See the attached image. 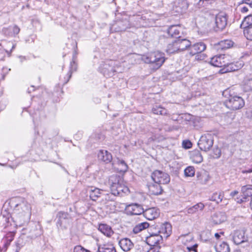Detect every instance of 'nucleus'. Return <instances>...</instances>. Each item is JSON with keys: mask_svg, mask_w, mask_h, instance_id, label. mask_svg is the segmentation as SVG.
<instances>
[{"mask_svg": "<svg viewBox=\"0 0 252 252\" xmlns=\"http://www.w3.org/2000/svg\"><path fill=\"white\" fill-rule=\"evenodd\" d=\"M13 208L12 218L17 225H22L29 220L31 216V206L23 198L15 197L10 201Z\"/></svg>", "mask_w": 252, "mask_h": 252, "instance_id": "1", "label": "nucleus"}, {"mask_svg": "<svg viewBox=\"0 0 252 252\" xmlns=\"http://www.w3.org/2000/svg\"><path fill=\"white\" fill-rule=\"evenodd\" d=\"M109 182L110 184L111 193L113 195L123 196L129 193V190L128 187L119 176H111L109 180Z\"/></svg>", "mask_w": 252, "mask_h": 252, "instance_id": "2", "label": "nucleus"}, {"mask_svg": "<svg viewBox=\"0 0 252 252\" xmlns=\"http://www.w3.org/2000/svg\"><path fill=\"white\" fill-rule=\"evenodd\" d=\"M226 57L225 55L216 56L211 59L210 63L211 65L219 67H223L220 71L222 73L232 72L237 70L236 66L233 63H229L226 62Z\"/></svg>", "mask_w": 252, "mask_h": 252, "instance_id": "3", "label": "nucleus"}, {"mask_svg": "<svg viewBox=\"0 0 252 252\" xmlns=\"http://www.w3.org/2000/svg\"><path fill=\"white\" fill-rule=\"evenodd\" d=\"M142 60L151 64L153 69L157 70L162 65L165 59L163 53L157 51L143 56Z\"/></svg>", "mask_w": 252, "mask_h": 252, "instance_id": "4", "label": "nucleus"}, {"mask_svg": "<svg viewBox=\"0 0 252 252\" xmlns=\"http://www.w3.org/2000/svg\"><path fill=\"white\" fill-rule=\"evenodd\" d=\"M225 104L228 108L232 110H236L243 107L245 102L240 96L230 95L228 99L225 100Z\"/></svg>", "mask_w": 252, "mask_h": 252, "instance_id": "5", "label": "nucleus"}, {"mask_svg": "<svg viewBox=\"0 0 252 252\" xmlns=\"http://www.w3.org/2000/svg\"><path fill=\"white\" fill-rule=\"evenodd\" d=\"M118 68L117 61L108 60L101 64L99 70L104 75L110 76L114 72H117Z\"/></svg>", "mask_w": 252, "mask_h": 252, "instance_id": "6", "label": "nucleus"}, {"mask_svg": "<svg viewBox=\"0 0 252 252\" xmlns=\"http://www.w3.org/2000/svg\"><path fill=\"white\" fill-rule=\"evenodd\" d=\"M213 139L211 134H205L201 136L198 145L200 149L202 151L207 152L209 151L213 146Z\"/></svg>", "mask_w": 252, "mask_h": 252, "instance_id": "7", "label": "nucleus"}, {"mask_svg": "<svg viewBox=\"0 0 252 252\" xmlns=\"http://www.w3.org/2000/svg\"><path fill=\"white\" fill-rule=\"evenodd\" d=\"M151 177L156 183L159 184H167L169 183L170 178L169 175L160 170H156L152 174Z\"/></svg>", "mask_w": 252, "mask_h": 252, "instance_id": "8", "label": "nucleus"}, {"mask_svg": "<svg viewBox=\"0 0 252 252\" xmlns=\"http://www.w3.org/2000/svg\"><path fill=\"white\" fill-rule=\"evenodd\" d=\"M158 234L162 235V237L167 238L172 232V226L169 222L158 223L155 226Z\"/></svg>", "mask_w": 252, "mask_h": 252, "instance_id": "9", "label": "nucleus"}, {"mask_svg": "<svg viewBox=\"0 0 252 252\" xmlns=\"http://www.w3.org/2000/svg\"><path fill=\"white\" fill-rule=\"evenodd\" d=\"M227 18L225 13L220 12L216 16L215 24L216 31L223 30L227 25Z\"/></svg>", "mask_w": 252, "mask_h": 252, "instance_id": "10", "label": "nucleus"}, {"mask_svg": "<svg viewBox=\"0 0 252 252\" xmlns=\"http://www.w3.org/2000/svg\"><path fill=\"white\" fill-rule=\"evenodd\" d=\"M230 237L233 243L236 245H239L247 242L248 240L247 237L245 236V232L243 230H235L231 233Z\"/></svg>", "mask_w": 252, "mask_h": 252, "instance_id": "11", "label": "nucleus"}, {"mask_svg": "<svg viewBox=\"0 0 252 252\" xmlns=\"http://www.w3.org/2000/svg\"><path fill=\"white\" fill-rule=\"evenodd\" d=\"M125 210L127 214L130 215H139L142 214H143L144 210L142 205L137 203H133L126 205Z\"/></svg>", "mask_w": 252, "mask_h": 252, "instance_id": "12", "label": "nucleus"}, {"mask_svg": "<svg viewBox=\"0 0 252 252\" xmlns=\"http://www.w3.org/2000/svg\"><path fill=\"white\" fill-rule=\"evenodd\" d=\"M162 240V235L158 234L157 232L151 234L147 237L146 243L150 247H158V245Z\"/></svg>", "mask_w": 252, "mask_h": 252, "instance_id": "13", "label": "nucleus"}, {"mask_svg": "<svg viewBox=\"0 0 252 252\" xmlns=\"http://www.w3.org/2000/svg\"><path fill=\"white\" fill-rule=\"evenodd\" d=\"M143 215L147 220H153L159 216V211L155 207L148 208L144 210Z\"/></svg>", "mask_w": 252, "mask_h": 252, "instance_id": "14", "label": "nucleus"}, {"mask_svg": "<svg viewBox=\"0 0 252 252\" xmlns=\"http://www.w3.org/2000/svg\"><path fill=\"white\" fill-rule=\"evenodd\" d=\"M190 54L194 55L203 52L206 48V45L203 42H198L194 44L189 47Z\"/></svg>", "mask_w": 252, "mask_h": 252, "instance_id": "15", "label": "nucleus"}, {"mask_svg": "<svg viewBox=\"0 0 252 252\" xmlns=\"http://www.w3.org/2000/svg\"><path fill=\"white\" fill-rule=\"evenodd\" d=\"M226 216L225 213L219 212L215 213L212 217V222L215 224H219L226 220Z\"/></svg>", "mask_w": 252, "mask_h": 252, "instance_id": "16", "label": "nucleus"}, {"mask_svg": "<svg viewBox=\"0 0 252 252\" xmlns=\"http://www.w3.org/2000/svg\"><path fill=\"white\" fill-rule=\"evenodd\" d=\"M98 229L107 237H111L114 233L111 227L105 223H100L98 225Z\"/></svg>", "mask_w": 252, "mask_h": 252, "instance_id": "17", "label": "nucleus"}, {"mask_svg": "<svg viewBox=\"0 0 252 252\" xmlns=\"http://www.w3.org/2000/svg\"><path fill=\"white\" fill-rule=\"evenodd\" d=\"M119 246L124 252H128L133 247V244L128 238H123L119 242Z\"/></svg>", "mask_w": 252, "mask_h": 252, "instance_id": "18", "label": "nucleus"}, {"mask_svg": "<svg viewBox=\"0 0 252 252\" xmlns=\"http://www.w3.org/2000/svg\"><path fill=\"white\" fill-rule=\"evenodd\" d=\"M98 158L99 160L105 162L109 163L112 160V156L110 153L106 150H101L98 153Z\"/></svg>", "mask_w": 252, "mask_h": 252, "instance_id": "19", "label": "nucleus"}, {"mask_svg": "<svg viewBox=\"0 0 252 252\" xmlns=\"http://www.w3.org/2000/svg\"><path fill=\"white\" fill-rule=\"evenodd\" d=\"M149 193L152 195H158L162 192V189L160 184L158 183L150 184L148 185Z\"/></svg>", "mask_w": 252, "mask_h": 252, "instance_id": "20", "label": "nucleus"}, {"mask_svg": "<svg viewBox=\"0 0 252 252\" xmlns=\"http://www.w3.org/2000/svg\"><path fill=\"white\" fill-rule=\"evenodd\" d=\"M176 41L178 44V47L180 52L186 50L190 46V41L187 39L178 38L176 39Z\"/></svg>", "mask_w": 252, "mask_h": 252, "instance_id": "21", "label": "nucleus"}, {"mask_svg": "<svg viewBox=\"0 0 252 252\" xmlns=\"http://www.w3.org/2000/svg\"><path fill=\"white\" fill-rule=\"evenodd\" d=\"M97 252H117V251L113 245L105 244L98 247Z\"/></svg>", "mask_w": 252, "mask_h": 252, "instance_id": "22", "label": "nucleus"}, {"mask_svg": "<svg viewBox=\"0 0 252 252\" xmlns=\"http://www.w3.org/2000/svg\"><path fill=\"white\" fill-rule=\"evenodd\" d=\"M115 168L119 172H126L128 168V166L123 160L118 159L117 163H113Z\"/></svg>", "mask_w": 252, "mask_h": 252, "instance_id": "23", "label": "nucleus"}, {"mask_svg": "<svg viewBox=\"0 0 252 252\" xmlns=\"http://www.w3.org/2000/svg\"><path fill=\"white\" fill-rule=\"evenodd\" d=\"M180 27L176 25L170 26L167 30V33L169 35L173 37H180Z\"/></svg>", "mask_w": 252, "mask_h": 252, "instance_id": "24", "label": "nucleus"}, {"mask_svg": "<svg viewBox=\"0 0 252 252\" xmlns=\"http://www.w3.org/2000/svg\"><path fill=\"white\" fill-rule=\"evenodd\" d=\"M89 195L90 198L94 201L96 200L101 193L100 190L96 188L91 187L89 189Z\"/></svg>", "mask_w": 252, "mask_h": 252, "instance_id": "25", "label": "nucleus"}, {"mask_svg": "<svg viewBox=\"0 0 252 252\" xmlns=\"http://www.w3.org/2000/svg\"><path fill=\"white\" fill-rule=\"evenodd\" d=\"M149 226V223L147 222H143L139 223L136 225L133 228V233L136 234L141 232L143 230L148 228Z\"/></svg>", "mask_w": 252, "mask_h": 252, "instance_id": "26", "label": "nucleus"}, {"mask_svg": "<svg viewBox=\"0 0 252 252\" xmlns=\"http://www.w3.org/2000/svg\"><path fill=\"white\" fill-rule=\"evenodd\" d=\"M224 197V194L222 192H216L211 195L209 200L215 202L217 204L220 203Z\"/></svg>", "mask_w": 252, "mask_h": 252, "instance_id": "27", "label": "nucleus"}, {"mask_svg": "<svg viewBox=\"0 0 252 252\" xmlns=\"http://www.w3.org/2000/svg\"><path fill=\"white\" fill-rule=\"evenodd\" d=\"M205 205L201 202L198 203L195 205L189 208L187 210V212L188 214H194L198 211H202L204 208Z\"/></svg>", "mask_w": 252, "mask_h": 252, "instance_id": "28", "label": "nucleus"}, {"mask_svg": "<svg viewBox=\"0 0 252 252\" xmlns=\"http://www.w3.org/2000/svg\"><path fill=\"white\" fill-rule=\"evenodd\" d=\"M127 22H118L115 25H113V28L116 32H120L125 31L127 28Z\"/></svg>", "mask_w": 252, "mask_h": 252, "instance_id": "29", "label": "nucleus"}, {"mask_svg": "<svg viewBox=\"0 0 252 252\" xmlns=\"http://www.w3.org/2000/svg\"><path fill=\"white\" fill-rule=\"evenodd\" d=\"M217 252H230V248L226 242H221L215 247Z\"/></svg>", "mask_w": 252, "mask_h": 252, "instance_id": "30", "label": "nucleus"}, {"mask_svg": "<svg viewBox=\"0 0 252 252\" xmlns=\"http://www.w3.org/2000/svg\"><path fill=\"white\" fill-rule=\"evenodd\" d=\"M166 51L169 54L180 52L176 40L168 45Z\"/></svg>", "mask_w": 252, "mask_h": 252, "instance_id": "31", "label": "nucleus"}, {"mask_svg": "<svg viewBox=\"0 0 252 252\" xmlns=\"http://www.w3.org/2000/svg\"><path fill=\"white\" fill-rule=\"evenodd\" d=\"M197 181L201 184H206L209 180V175L205 172L197 174Z\"/></svg>", "mask_w": 252, "mask_h": 252, "instance_id": "32", "label": "nucleus"}, {"mask_svg": "<svg viewBox=\"0 0 252 252\" xmlns=\"http://www.w3.org/2000/svg\"><path fill=\"white\" fill-rule=\"evenodd\" d=\"M191 158L193 162L196 163H199L202 161L203 158L198 151L193 152L191 154Z\"/></svg>", "mask_w": 252, "mask_h": 252, "instance_id": "33", "label": "nucleus"}, {"mask_svg": "<svg viewBox=\"0 0 252 252\" xmlns=\"http://www.w3.org/2000/svg\"><path fill=\"white\" fill-rule=\"evenodd\" d=\"M251 26H252V15H250L245 17L240 25V27L242 29H244Z\"/></svg>", "mask_w": 252, "mask_h": 252, "instance_id": "34", "label": "nucleus"}, {"mask_svg": "<svg viewBox=\"0 0 252 252\" xmlns=\"http://www.w3.org/2000/svg\"><path fill=\"white\" fill-rule=\"evenodd\" d=\"M243 88L245 92H252V78L245 79L243 81Z\"/></svg>", "mask_w": 252, "mask_h": 252, "instance_id": "35", "label": "nucleus"}, {"mask_svg": "<svg viewBox=\"0 0 252 252\" xmlns=\"http://www.w3.org/2000/svg\"><path fill=\"white\" fill-rule=\"evenodd\" d=\"M233 42L229 39H226L220 41L219 43V45L222 49H227L231 47L233 45Z\"/></svg>", "mask_w": 252, "mask_h": 252, "instance_id": "36", "label": "nucleus"}, {"mask_svg": "<svg viewBox=\"0 0 252 252\" xmlns=\"http://www.w3.org/2000/svg\"><path fill=\"white\" fill-rule=\"evenodd\" d=\"M153 112L155 114L164 115L167 113V110L159 106H156L152 109Z\"/></svg>", "mask_w": 252, "mask_h": 252, "instance_id": "37", "label": "nucleus"}, {"mask_svg": "<svg viewBox=\"0 0 252 252\" xmlns=\"http://www.w3.org/2000/svg\"><path fill=\"white\" fill-rule=\"evenodd\" d=\"M242 191L245 195L252 196V185H247L242 187Z\"/></svg>", "mask_w": 252, "mask_h": 252, "instance_id": "38", "label": "nucleus"}, {"mask_svg": "<svg viewBox=\"0 0 252 252\" xmlns=\"http://www.w3.org/2000/svg\"><path fill=\"white\" fill-rule=\"evenodd\" d=\"M184 173L187 177H192L195 174L194 168L192 166H189L184 170Z\"/></svg>", "mask_w": 252, "mask_h": 252, "instance_id": "39", "label": "nucleus"}, {"mask_svg": "<svg viewBox=\"0 0 252 252\" xmlns=\"http://www.w3.org/2000/svg\"><path fill=\"white\" fill-rule=\"evenodd\" d=\"M244 34L248 39L252 40V26L244 28Z\"/></svg>", "mask_w": 252, "mask_h": 252, "instance_id": "40", "label": "nucleus"}, {"mask_svg": "<svg viewBox=\"0 0 252 252\" xmlns=\"http://www.w3.org/2000/svg\"><path fill=\"white\" fill-rule=\"evenodd\" d=\"M68 214L63 212H59L57 214V217L59 218V220L57 222L58 224H59L60 225H62L61 220L66 219L67 218Z\"/></svg>", "mask_w": 252, "mask_h": 252, "instance_id": "41", "label": "nucleus"}, {"mask_svg": "<svg viewBox=\"0 0 252 252\" xmlns=\"http://www.w3.org/2000/svg\"><path fill=\"white\" fill-rule=\"evenodd\" d=\"M76 69H77V65H76L75 62L73 61L72 62H71L70 63V70L68 73V74H69L68 79L67 80V81L66 82V83H67L69 79L71 78L72 72L76 71Z\"/></svg>", "mask_w": 252, "mask_h": 252, "instance_id": "42", "label": "nucleus"}, {"mask_svg": "<svg viewBox=\"0 0 252 252\" xmlns=\"http://www.w3.org/2000/svg\"><path fill=\"white\" fill-rule=\"evenodd\" d=\"M14 237V234L12 232H10L6 235V242L5 243V246L7 247L10 244V243L13 241Z\"/></svg>", "mask_w": 252, "mask_h": 252, "instance_id": "43", "label": "nucleus"}, {"mask_svg": "<svg viewBox=\"0 0 252 252\" xmlns=\"http://www.w3.org/2000/svg\"><path fill=\"white\" fill-rule=\"evenodd\" d=\"M73 252H90V251L79 245L74 247Z\"/></svg>", "mask_w": 252, "mask_h": 252, "instance_id": "44", "label": "nucleus"}, {"mask_svg": "<svg viewBox=\"0 0 252 252\" xmlns=\"http://www.w3.org/2000/svg\"><path fill=\"white\" fill-rule=\"evenodd\" d=\"M158 247L144 248L142 252H158Z\"/></svg>", "mask_w": 252, "mask_h": 252, "instance_id": "45", "label": "nucleus"}, {"mask_svg": "<svg viewBox=\"0 0 252 252\" xmlns=\"http://www.w3.org/2000/svg\"><path fill=\"white\" fill-rule=\"evenodd\" d=\"M11 27L8 28H3L2 29V32L4 34L8 36H12Z\"/></svg>", "mask_w": 252, "mask_h": 252, "instance_id": "46", "label": "nucleus"}, {"mask_svg": "<svg viewBox=\"0 0 252 252\" xmlns=\"http://www.w3.org/2000/svg\"><path fill=\"white\" fill-rule=\"evenodd\" d=\"M11 31H12V36H15L16 35L18 34L20 31V28L16 25H15L13 27L11 28Z\"/></svg>", "mask_w": 252, "mask_h": 252, "instance_id": "47", "label": "nucleus"}, {"mask_svg": "<svg viewBox=\"0 0 252 252\" xmlns=\"http://www.w3.org/2000/svg\"><path fill=\"white\" fill-rule=\"evenodd\" d=\"M21 241H22V240L21 239H19L17 240V242L16 243V245L17 247L16 252H19V251L20 250L21 248L23 246Z\"/></svg>", "mask_w": 252, "mask_h": 252, "instance_id": "48", "label": "nucleus"}, {"mask_svg": "<svg viewBox=\"0 0 252 252\" xmlns=\"http://www.w3.org/2000/svg\"><path fill=\"white\" fill-rule=\"evenodd\" d=\"M192 144L189 141H183V146L186 149H189L191 147Z\"/></svg>", "mask_w": 252, "mask_h": 252, "instance_id": "49", "label": "nucleus"}, {"mask_svg": "<svg viewBox=\"0 0 252 252\" xmlns=\"http://www.w3.org/2000/svg\"><path fill=\"white\" fill-rule=\"evenodd\" d=\"M214 154L215 155L214 156V157L215 158H219L221 155L220 150L218 148H216V149H215Z\"/></svg>", "mask_w": 252, "mask_h": 252, "instance_id": "50", "label": "nucleus"}, {"mask_svg": "<svg viewBox=\"0 0 252 252\" xmlns=\"http://www.w3.org/2000/svg\"><path fill=\"white\" fill-rule=\"evenodd\" d=\"M197 247V245L195 244L191 247H187V249L188 250L189 252L193 251L194 252H197L196 248Z\"/></svg>", "mask_w": 252, "mask_h": 252, "instance_id": "51", "label": "nucleus"}, {"mask_svg": "<svg viewBox=\"0 0 252 252\" xmlns=\"http://www.w3.org/2000/svg\"><path fill=\"white\" fill-rule=\"evenodd\" d=\"M242 3H245L248 5L251 8H252V0H243Z\"/></svg>", "mask_w": 252, "mask_h": 252, "instance_id": "52", "label": "nucleus"}, {"mask_svg": "<svg viewBox=\"0 0 252 252\" xmlns=\"http://www.w3.org/2000/svg\"><path fill=\"white\" fill-rule=\"evenodd\" d=\"M243 173H250L252 172V168L248 169L243 170L242 171Z\"/></svg>", "mask_w": 252, "mask_h": 252, "instance_id": "53", "label": "nucleus"}, {"mask_svg": "<svg viewBox=\"0 0 252 252\" xmlns=\"http://www.w3.org/2000/svg\"><path fill=\"white\" fill-rule=\"evenodd\" d=\"M241 11L243 13H245L248 11V8L246 6H243L241 8Z\"/></svg>", "mask_w": 252, "mask_h": 252, "instance_id": "54", "label": "nucleus"}, {"mask_svg": "<svg viewBox=\"0 0 252 252\" xmlns=\"http://www.w3.org/2000/svg\"><path fill=\"white\" fill-rule=\"evenodd\" d=\"M238 193V191L237 190H234L230 193V196L232 197H234Z\"/></svg>", "mask_w": 252, "mask_h": 252, "instance_id": "55", "label": "nucleus"}, {"mask_svg": "<svg viewBox=\"0 0 252 252\" xmlns=\"http://www.w3.org/2000/svg\"><path fill=\"white\" fill-rule=\"evenodd\" d=\"M19 58L20 59V62L21 63H22L23 62H24V61H25L26 60L25 57L20 56Z\"/></svg>", "mask_w": 252, "mask_h": 252, "instance_id": "56", "label": "nucleus"}, {"mask_svg": "<svg viewBox=\"0 0 252 252\" xmlns=\"http://www.w3.org/2000/svg\"><path fill=\"white\" fill-rule=\"evenodd\" d=\"M215 237H216L217 239H219V238H220V235L219 233H216L215 234Z\"/></svg>", "mask_w": 252, "mask_h": 252, "instance_id": "57", "label": "nucleus"}, {"mask_svg": "<svg viewBox=\"0 0 252 252\" xmlns=\"http://www.w3.org/2000/svg\"><path fill=\"white\" fill-rule=\"evenodd\" d=\"M185 238H186V240H191L192 239V238L191 237H189V236H185L184 237Z\"/></svg>", "mask_w": 252, "mask_h": 252, "instance_id": "58", "label": "nucleus"}, {"mask_svg": "<svg viewBox=\"0 0 252 252\" xmlns=\"http://www.w3.org/2000/svg\"><path fill=\"white\" fill-rule=\"evenodd\" d=\"M228 93V91L225 90L224 92H223V95L226 96Z\"/></svg>", "mask_w": 252, "mask_h": 252, "instance_id": "59", "label": "nucleus"}, {"mask_svg": "<svg viewBox=\"0 0 252 252\" xmlns=\"http://www.w3.org/2000/svg\"><path fill=\"white\" fill-rule=\"evenodd\" d=\"M250 206H251V209H252V198H251Z\"/></svg>", "mask_w": 252, "mask_h": 252, "instance_id": "60", "label": "nucleus"}, {"mask_svg": "<svg viewBox=\"0 0 252 252\" xmlns=\"http://www.w3.org/2000/svg\"><path fill=\"white\" fill-rule=\"evenodd\" d=\"M183 2H184V3H186V8H188V4H187V3L186 2V1H183Z\"/></svg>", "mask_w": 252, "mask_h": 252, "instance_id": "61", "label": "nucleus"}, {"mask_svg": "<svg viewBox=\"0 0 252 252\" xmlns=\"http://www.w3.org/2000/svg\"><path fill=\"white\" fill-rule=\"evenodd\" d=\"M243 201L242 199H240V201H239V200L237 201V202H239V203H241Z\"/></svg>", "mask_w": 252, "mask_h": 252, "instance_id": "62", "label": "nucleus"}, {"mask_svg": "<svg viewBox=\"0 0 252 252\" xmlns=\"http://www.w3.org/2000/svg\"><path fill=\"white\" fill-rule=\"evenodd\" d=\"M15 47V45H13V46H12V50Z\"/></svg>", "mask_w": 252, "mask_h": 252, "instance_id": "63", "label": "nucleus"}, {"mask_svg": "<svg viewBox=\"0 0 252 252\" xmlns=\"http://www.w3.org/2000/svg\"><path fill=\"white\" fill-rule=\"evenodd\" d=\"M235 252H239V251H236Z\"/></svg>", "mask_w": 252, "mask_h": 252, "instance_id": "64", "label": "nucleus"}]
</instances>
